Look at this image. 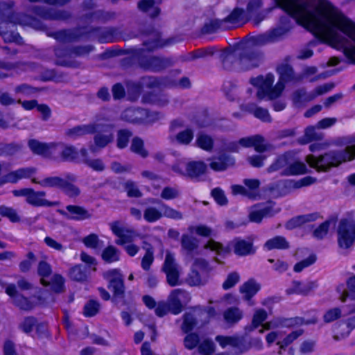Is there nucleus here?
<instances>
[{
  "label": "nucleus",
  "instance_id": "f257e3e1",
  "mask_svg": "<svg viewBox=\"0 0 355 355\" xmlns=\"http://www.w3.org/2000/svg\"><path fill=\"white\" fill-rule=\"evenodd\" d=\"M288 15L279 19V24L268 31L257 35L254 42L266 45L281 41L293 28L291 17L311 30L321 40L338 49L345 48L354 23L327 0H277Z\"/></svg>",
  "mask_w": 355,
  "mask_h": 355
},
{
  "label": "nucleus",
  "instance_id": "f03ea898",
  "mask_svg": "<svg viewBox=\"0 0 355 355\" xmlns=\"http://www.w3.org/2000/svg\"><path fill=\"white\" fill-rule=\"evenodd\" d=\"M169 43V42H164L162 40L159 32L153 31L149 34L148 38L143 41V45L145 46V49L139 50V63L141 67L146 70L158 72L173 66L175 62V59L173 58L151 55L146 57L144 55L146 50L153 51L157 48L162 47Z\"/></svg>",
  "mask_w": 355,
  "mask_h": 355
},
{
  "label": "nucleus",
  "instance_id": "7ed1b4c3",
  "mask_svg": "<svg viewBox=\"0 0 355 355\" xmlns=\"http://www.w3.org/2000/svg\"><path fill=\"white\" fill-rule=\"evenodd\" d=\"M355 157V144L347 146L343 150H331L319 157L313 155L306 156L309 165L318 171H327L338 166L342 162L350 161Z\"/></svg>",
  "mask_w": 355,
  "mask_h": 355
},
{
  "label": "nucleus",
  "instance_id": "20e7f679",
  "mask_svg": "<svg viewBox=\"0 0 355 355\" xmlns=\"http://www.w3.org/2000/svg\"><path fill=\"white\" fill-rule=\"evenodd\" d=\"M13 3H0V25L10 24H19L23 26H30L36 30L45 28L42 22L26 14H16L13 10Z\"/></svg>",
  "mask_w": 355,
  "mask_h": 355
},
{
  "label": "nucleus",
  "instance_id": "39448f33",
  "mask_svg": "<svg viewBox=\"0 0 355 355\" xmlns=\"http://www.w3.org/2000/svg\"><path fill=\"white\" fill-rule=\"evenodd\" d=\"M92 45H77L70 47H57L55 49L56 64L60 66L77 68L80 63L75 58L88 55L94 50Z\"/></svg>",
  "mask_w": 355,
  "mask_h": 355
},
{
  "label": "nucleus",
  "instance_id": "423d86ee",
  "mask_svg": "<svg viewBox=\"0 0 355 355\" xmlns=\"http://www.w3.org/2000/svg\"><path fill=\"white\" fill-rule=\"evenodd\" d=\"M275 76L272 73H268L266 76H259L256 78H252L250 83L258 87L257 96L259 100L267 98L273 100L279 97L285 88V85L281 82H277L275 86Z\"/></svg>",
  "mask_w": 355,
  "mask_h": 355
},
{
  "label": "nucleus",
  "instance_id": "0eeeda50",
  "mask_svg": "<svg viewBox=\"0 0 355 355\" xmlns=\"http://www.w3.org/2000/svg\"><path fill=\"white\" fill-rule=\"evenodd\" d=\"M205 248L215 252L218 256L220 257H225L226 254H228L232 249L238 256H246L254 254L255 252L252 242L239 238H236L230 241L226 247L211 239L205 245Z\"/></svg>",
  "mask_w": 355,
  "mask_h": 355
},
{
  "label": "nucleus",
  "instance_id": "6e6552de",
  "mask_svg": "<svg viewBox=\"0 0 355 355\" xmlns=\"http://www.w3.org/2000/svg\"><path fill=\"white\" fill-rule=\"evenodd\" d=\"M211 268L209 263L204 259L198 258L194 260L191 270L188 275L187 282L191 286H200L206 284L209 279Z\"/></svg>",
  "mask_w": 355,
  "mask_h": 355
},
{
  "label": "nucleus",
  "instance_id": "1a4fd4ad",
  "mask_svg": "<svg viewBox=\"0 0 355 355\" xmlns=\"http://www.w3.org/2000/svg\"><path fill=\"white\" fill-rule=\"evenodd\" d=\"M337 233L339 246L345 249L351 247L355 241V220L347 218L340 220Z\"/></svg>",
  "mask_w": 355,
  "mask_h": 355
},
{
  "label": "nucleus",
  "instance_id": "9d476101",
  "mask_svg": "<svg viewBox=\"0 0 355 355\" xmlns=\"http://www.w3.org/2000/svg\"><path fill=\"white\" fill-rule=\"evenodd\" d=\"M103 277L108 281V288L113 292L114 297L123 298L125 293V285L120 270H109L103 273Z\"/></svg>",
  "mask_w": 355,
  "mask_h": 355
},
{
  "label": "nucleus",
  "instance_id": "9b49d317",
  "mask_svg": "<svg viewBox=\"0 0 355 355\" xmlns=\"http://www.w3.org/2000/svg\"><path fill=\"white\" fill-rule=\"evenodd\" d=\"M262 59L263 54L259 51L246 49L239 55V69L242 71H247L257 67Z\"/></svg>",
  "mask_w": 355,
  "mask_h": 355
},
{
  "label": "nucleus",
  "instance_id": "f8f14e48",
  "mask_svg": "<svg viewBox=\"0 0 355 355\" xmlns=\"http://www.w3.org/2000/svg\"><path fill=\"white\" fill-rule=\"evenodd\" d=\"M86 30L87 28H85L61 30L55 32H51L49 33L48 35L53 37L60 42L70 43L77 42L91 33L90 31Z\"/></svg>",
  "mask_w": 355,
  "mask_h": 355
},
{
  "label": "nucleus",
  "instance_id": "ddd939ff",
  "mask_svg": "<svg viewBox=\"0 0 355 355\" xmlns=\"http://www.w3.org/2000/svg\"><path fill=\"white\" fill-rule=\"evenodd\" d=\"M191 300L189 293L182 289L173 290L168 297V305L170 312L174 315L180 313L183 310L182 302L187 303Z\"/></svg>",
  "mask_w": 355,
  "mask_h": 355
},
{
  "label": "nucleus",
  "instance_id": "4468645a",
  "mask_svg": "<svg viewBox=\"0 0 355 355\" xmlns=\"http://www.w3.org/2000/svg\"><path fill=\"white\" fill-rule=\"evenodd\" d=\"M162 270L166 275L167 283L171 286H175L180 284L179 267L177 263L175 262V259L173 254H172L170 252H168L166 255Z\"/></svg>",
  "mask_w": 355,
  "mask_h": 355
},
{
  "label": "nucleus",
  "instance_id": "2eb2a0df",
  "mask_svg": "<svg viewBox=\"0 0 355 355\" xmlns=\"http://www.w3.org/2000/svg\"><path fill=\"white\" fill-rule=\"evenodd\" d=\"M110 227L113 234L119 238L115 241L117 245H123L125 243H132L136 236V233L132 229L122 227L119 220L110 223Z\"/></svg>",
  "mask_w": 355,
  "mask_h": 355
},
{
  "label": "nucleus",
  "instance_id": "dca6fc26",
  "mask_svg": "<svg viewBox=\"0 0 355 355\" xmlns=\"http://www.w3.org/2000/svg\"><path fill=\"white\" fill-rule=\"evenodd\" d=\"M33 11L37 16L46 20H64L70 17L67 11L43 6H35Z\"/></svg>",
  "mask_w": 355,
  "mask_h": 355
},
{
  "label": "nucleus",
  "instance_id": "f3484780",
  "mask_svg": "<svg viewBox=\"0 0 355 355\" xmlns=\"http://www.w3.org/2000/svg\"><path fill=\"white\" fill-rule=\"evenodd\" d=\"M60 214L65 218L73 220H84L92 217V214L83 207L67 205L66 210H60Z\"/></svg>",
  "mask_w": 355,
  "mask_h": 355
},
{
  "label": "nucleus",
  "instance_id": "a211bd4d",
  "mask_svg": "<svg viewBox=\"0 0 355 355\" xmlns=\"http://www.w3.org/2000/svg\"><path fill=\"white\" fill-rule=\"evenodd\" d=\"M99 129V125L94 123L77 125L64 131V136L71 140H76L88 134L94 133Z\"/></svg>",
  "mask_w": 355,
  "mask_h": 355
},
{
  "label": "nucleus",
  "instance_id": "6ab92c4d",
  "mask_svg": "<svg viewBox=\"0 0 355 355\" xmlns=\"http://www.w3.org/2000/svg\"><path fill=\"white\" fill-rule=\"evenodd\" d=\"M277 72L279 76L278 82H281L284 85L288 82H298L302 79L300 76L295 73L292 66L288 64L287 60L277 65Z\"/></svg>",
  "mask_w": 355,
  "mask_h": 355
},
{
  "label": "nucleus",
  "instance_id": "aec40b11",
  "mask_svg": "<svg viewBox=\"0 0 355 355\" xmlns=\"http://www.w3.org/2000/svg\"><path fill=\"white\" fill-rule=\"evenodd\" d=\"M209 167L214 171L220 172L227 170L235 165V158L230 155L222 154L209 159Z\"/></svg>",
  "mask_w": 355,
  "mask_h": 355
},
{
  "label": "nucleus",
  "instance_id": "412c9836",
  "mask_svg": "<svg viewBox=\"0 0 355 355\" xmlns=\"http://www.w3.org/2000/svg\"><path fill=\"white\" fill-rule=\"evenodd\" d=\"M36 173L34 167L20 168L16 171H11L1 178V183H17L21 179L31 178Z\"/></svg>",
  "mask_w": 355,
  "mask_h": 355
},
{
  "label": "nucleus",
  "instance_id": "4be33fe9",
  "mask_svg": "<svg viewBox=\"0 0 355 355\" xmlns=\"http://www.w3.org/2000/svg\"><path fill=\"white\" fill-rule=\"evenodd\" d=\"M28 146L33 153L45 157H54L55 142L42 143L36 139H31L28 141Z\"/></svg>",
  "mask_w": 355,
  "mask_h": 355
},
{
  "label": "nucleus",
  "instance_id": "5701e85b",
  "mask_svg": "<svg viewBox=\"0 0 355 355\" xmlns=\"http://www.w3.org/2000/svg\"><path fill=\"white\" fill-rule=\"evenodd\" d=\"M55 145L56 146L54 147V156L60 153L62 160L69 162L74 161L78 158V152L73 146L62 142L55 143Z\"/></svg>",
  "mask_w": 355,
  "mask_h": 355
},
{
  "label": "nucleus",
  "instance_id": "b1692460",
  "mask_svg": "<svg viewBox=\"0 0 355 355\" xmlns=\"http://www.w3.org/2000/svg\"><path fill=\"white\" fill-rule=\"evenodd\" d=\"M207 166L202 161H191L186 163L185 177L198 180L205 173Z\"/></svg>",
  "mask_w": 355,
  "mask_h": 355
},
{
  "label": "nucleus",
  "instance_id": "393cba45",
  "mask_svg": "<svg viewBox=\"0 0 355 355\" xmlns=\"http://www.w3.org/2000/svg\"><path fill=\"white\" fill-rule=\"evenodd\" d=\"M46 192L44 191H36L31 189L26 202L33 207H53L56 205L55 202H51L44 198Z\"/></svg>",
  "mask_w": 355,
  "mask_h": 355
},
{
  "label": "nucleus",
  "instance_id": "a878e982",
  "mask_svg": "<svg viewBox=\"0 0 355 355\" xmlns=\"http://www.w3.org/2000/svg\"><path fill=\"white\" fill-rule=\"evenodd\" d=\"M17 24H10L8 25H0V36L6 43L15 42L17 44H22L23 39L15 31V25Z\"/></svg>",
  "mask_w": 355,
  "mask_h": 355
},
{
  "label": "nucleus",
  "instance_id": "bb28decb",
  "mask_svg": "<svg viewBox=\"0 0 355 355\" xmlns=\"http://www.w3.org/2000/svg\"><path fill=\"white\" fill-rule=\"evenodd\" d=\"M315 282L303 283L299 281H293L291 286L286 290L288 294L308 295L311 291L317 288Z\"/></svg>",
  "mask_w": 355,
  "mask_h": 355
},
{
  "label": "nucleus",
  "instance_id": "cd10ccee",
  "mask_svg": "<svg viewBox=\"0 0 355 355\" xmlns=\"http://www.w3.org/2000/svg\"><path fill=\"white\" fill-rule=\"evenodd\" d=\"M146 114V109L128 108L122 112L121 119L132 123H143Z\"/></svg>",
  "mask_w": 355,
  "mask_h": 355
},
{
  "label": "nucleus",
  "instance_id": "c85d7f7f",
  "mask_svg": "<svg viewBox=\"0 0 355 355\" xmlns=\"http://www.w3.org/2000/svg\"><path fill=\"white\" fill-rule=\"evenodd\" d=\"M200 311L197 309L193 310L191 312L184 313L182 325V331L185 333L191 331L196 325L200 324Z\"/></svg>",
  "mask_w": 355,
  "mask_h": 355
},
{
  "label": "nucleus",
  "instance_id": "c756f323",
  "mask_svg": "<svg viewBox=\"0 0 355 355\" xmlns=\"http://www.w3.org/2000/svg\"><path fill=\"white\" fill-rule=\"evenodd\" d=\"M112 126L106 125L103 132H98L95 135L94 141L96 147L103 148L112 142L114 135L112 132Z\"/></svg>",
  "mask_w": 355,
  "mask_h": 355
},
{
  "label": "nucleus",
  "instance_id": "7c9ffc66",
  "mask_svg": "<svg viewBox=\"0 0 355 355\" xmlns=\"http://www.w3.org/2000/svg\"><path fill=\"white\" fill-rule=\"evenodd\" d=\"M76 177L72 173L65 175L60 189L69 197L74 198L80 193V189L70 182H75Z\"/></svg>",
  "mask_w": 355,
  "mask_h": 355
},
{
  "label": "nucleus",
  "instance_id": "2f4dec72",
  "mask_svg": "<svg viewBox=\"0 0 355 355\" xmlns=\"http://www.w3.org/2000/svg\"><path fill=\"white\" fill-rule=\"evenodd\" d=\"M306 172L305 164L299 161L292 162V155L289 158V164L282 171V175L286 176L297 175Z\"/></svg>",
  "mask_w": 355,
  "mask_h": 355
},
{
  "label": "nucleus",
  "instance_id": "473e14b6",
  "mask_svg": "<svg viewBox=\"0 0 355 355\" xmlns=\"http://www.w3.org/2000/svg\"><path fill=\"white\" fill-rule=\"evenodd\" d=\"M273 327L275 329L277 328H291L295 326L301 325L304 323V320L300 317L295 318H283V317H277L272 319Z\"/></svg>",
  "mask_w": 355,
  "mask_h": 355
},
{
  "label": "nucleus",
  "instance_id": "72a5a7b5",
  "mask_svg": "<svg viewBox=\"0 0 355 355\" xmlns=\"http://www.w3.org/2000/svg\"><path fill=\"white\" fill-rule=\"evenodd\" d=\"M141 101L144 103L155 105L159 107L166 106L168 103L167 96L164 94L146 93L143 95Z\"/></svg>",
  "mask_w": 355,
  "mask_h": 355
},
{
  "label": "nucleus",
  "instance_id": "f704fd0d",
  "mask_svg": "<svg viewBox=\"0 0 355 355\" xmlns=\"http://www.w3.org/2000/svg\"><path fill=\"white\" fill-rule=\"evenodd\" d=\"M17 53V49H11L8 46H0V68L10 70L15 67V64L4 61V60L12 58Z\"/></svg>",
  "mask_w": 355,
  "mask_h": 355
},
{
  "label": "nucleus",
  "instance_id": "c9c22d12",
  "mask_svg": "<svg viewBox=\"0 0 355 355\" xmlns=\"http://www.w3.org/2000/svg\"><path fill=\"white\" fill-rule=\"evenodd\" d=\"M259 289V284L253 279L248 280L240 286V292L243 295V298L248 301H250Z\"/></svg>",
  "mask_w": 355,
  "mask_h": 355
},
{
  "label": "nucleus",
  "instance_id": "e433bc0d",
  "mask_svg": "<svg viewBox=\"0 0 355 355\" xmlns=\"http://www.w3.org/2000/svg\"><path fill=\"white\" fill-rule=\"evenodd\" d=\"M40 91V88L35 87L27 83L17 85L14 88V92L16 96L26 98L33 97Z\"/></svg>",
  "mask_w": 355,
  "mask_h": 355
},
{
  "label": "nucleus",
  "instance_id": "4c0bfd02",
  "mask_svg": "<svg viewBox=\"0 0 355 355\" xmlns=\"http://www.w3.org/2000/svg\"><path fill=\"white\" fill-rule=\"evenodd\" d=\"M318 217L317 214H309L306 215H301L293 218L286 223V226L287 229L292 230L300 227L306 223L314 221Z\"/></svg>",
  "mask_w": 355,
  "mask_h": 355
},
{
  "label": "nucleus",
  "instance_id": "58836bf2",
  "mask_svg": "<svg viewBox=\"0 0 355 355\" xmlns=\"http://www.w3.org/2000/svg\"><path fill=\"white\" fill-rule=\"evenodd\" d=\"M264 248L267 250H272L275 249L285 250L289 248V243L284 236H276L270 239H268L265 243Z\"/></svg>",
  "mask_w": 355,
  "mask_h": 355
},
{
  "label": "nucleus",
  "instance_id": "ea45409f",
  "mask_svg": "<svg viewBox=\"0 0 355 355\" xmlns=\"http://www.w3.org/2000/svg\"><path fill=\"white\" fill-rule=\"evenodd\" d=\"M230 29L229 24H225L223 19H210L205 24L202 32L206 34H211L219 30Z\"/></svg>",
  "mask_w": 355,
  "mask_h": 355
},
{
  "label": "nucleus",
  "instance_id": "a19ab883",
  "mask_svg": "<svg viewBox=\"0 0 355 355\" xmlns=\"http://www.w3.org/2000/svg\"><path fill=\"white\" fill-rule=\"evenodd\" d=\"M271 207L264 206L261 208H254L249 214L250 221L260 223L263 218L273 216Z\"/></svg>",
  "mask_w": 355,
  "mask_h": 355
},
{
  "label": "nucleus",
  "instance_id": "79ce46f5",
  "mask_svg": "<svg viewBox=\"0 0 355 355\" xmlns=\"http://www.w3.org/2000/svg\"><path fill=\"white\" fill-rule=\"evenodd\" d=\"M243 10L240 8H235L233 11L223 20L225 24H229L230 28H234L243 24Z\"/></svg>",
  "mask_w": 355,
  "mask_h": 355
},
{
  "label": "nucleus",
  "instance_id": "37998d69",
  "mask_svg": "<svg viewBox=\"0 0 355 355\" xmlns=\"http://www.w3.org/2000/svg\"><path fill=\"white\" fill-rule=\"evenodd\" d=\"M290 153H286L278 156L276 159L267 168V172L270 173L285 168L289 164Z\"/></svg>",
  "mask_w": 355,
  "mask_h": 355
},
{
  "label": "nucleus",
  "instance_id": "c03bdc74",
  "mask_svg": "<svg viewBox=\"0 0 355 355\" xmlns=\"http://www.w3.org/2000/svg\"><path fill=\"white\" fill-rule=\"evenodd\" d=\"M149 201L153 203H159L161 205L163 217L164 216L174 220H181L183 218V215L180 211L169 207L166 204L161 202L159 200L154 198L150 200Z\"/></svg>",
  "mask_w": 355,
  "mask_h": 355
},
{
  "label": "nucleus",
  "instance_id": "a18cd8bd",
  "mask_svg": "<svg viewBox=\"0 0 355 355\" xmlns=\"http://www.w3.org/2000/svg\"><path fill=\"white\" fill-rule=\"evenodd\" d=\"M138 8L145 12H148L151 17L159 15L160 10L155 6L154 0H141L138 2Z\"/></svg>",
  "mask_w": 355,
  "mask_h": 355
},
{
  "label": "nucleus",
  "instance_id": "49530a36",
  "mask_svg": "<svg viewBox=\"0 0 355 355\" xmlns=\"http://www.w3.org/2000/svg\"><path fill=\"white\" fill-rule=\"evenodd\" d=\"M64 178L58 176L45 178L42 180H37V178H32L33 183L38 184L42 187H61Z\"/></svg>",
  "mask_w": 355,
  "mask_h": 355
},
{
  "label": "nucleus",
  "instance_id": "de8ad7c7",
  "mask_svg": "<svg viewBox=\"0 0 355 355\" xmlns=\"http://www.w3.org/2000/svg\"><path fill=\"white\" fill-rule=\"evenodd\" d=\"M314 99V96L311 93H306L304 89H299L295 91L292 95V101L296 106L302 103L311 101Z\"/></svg>",
  "mask_w": 355,
  "mask_h": 355
},
{
  "label": "nucleus",
  "instance_id": "09e8293b",
  "mask_svg": "<svg viewBox=\"0 0 355 355\" xmlns=\"http://www.w3.org/2000/svg\"><path fill=\"white\" fill-rule=\"evenodd\" d=\"M37 321L35 317L28 316L26 317L23 321L19 324V329L26 334H30L33 329L36 327L37 331H39L40 327L44 326L42 324H37Z\"/></svg>",
  "mask_w": 355,
  "mask_h": 355
},
{
  "label": "nucleus",
  "instance_id": "8fccbe9b",
  "mask_svg": "<svg viewBox=\"0 0 355 355\" xmlns=\"http://www.w3.org/2000/svg\"><path fill=\"white\" fill-rule=\"evenodd\" d=\"M144 249L146 250V253L141 259V266L144 270H149L150 266L154 261V251L153 247L144 242Z\"/></svg>",
  "mask_w": 355,
  "mask_h": 355
},
{
  "label": "nucleus",
  "instance_id": "3c124183",
  "mask_svg": "<svg viewBox=\"0 0 355 355\" xmlns=\"http://www.w3.org/2000/svg\"><path fill=\"white\" fill-rule=\"evenodd\" d=\"M143 217L146 222L152 223L160 220L163 215L162 212L157 208L148 206L144 209Z\"/></svg>",
  "mask_w": 355,
  "mask_h": 355
},
{
  "label": "nucleus",
  "instance_id": "603ef678",
  "mask_svg": "<svg viewBox=\"0 0 355 355\" xmlns=\"http://www.w3.org/2000/svg\"><path fill=\"white\" fill-rule=\"evenodd\" d=\"M102 259L108 263L118 261L120 259V252L115 247L110 245L103 250Z\"/></svg>",
  "mask_w": 355,
  "mask_h": 355
},
{
  "label": "nucleus",
  "instance_id": "864d4df0",
  "mask_svg": "<svg viewBox=\"0 0 355 355\" xmlns=\"http://www.w3.org/2000/svg\"><path fill=\"white\" fill-rule=\"evenodd\" d=\"M194 137L193 130L191 128H186L179 131L174 137V140L182 145H189Z\"/></svg>",
  "mask_w": 355,
  "mask_h": 355
},
{
  "label": "nucleus",
  "instance_id": "5fc2aeb1",
  "mask_svg": "<svg viewBox=\"0 0 355 355\" xmlns=\"http://www.w3.org/2000/svg\"><path fill=\"white\" fill-rule=\"evenodd\" d=\"M196 143L198 147L207 152L211 151L214 147L213 139L202 133L198 135Z\"/></svg>",
  "mask_w": 355,
  "mask_h": 355
},
{
  "label": "nucleus",
  "instance_id": "6e6d98bb",
  "mask_svg": "<svg viewBox=\"0 0 355 355\" xmlns=\"http://www.w3.org/2000/svg\"><path fill=\"white\" fill-rule=\"evenodd\" d=\"M198 240L188 234H183L181 239V245L182 248L187 251L188 252H191L198 247Z\"/></svg>",
  "mask_w": 355,
  "mask_h": 355
},
{
  "label": "nucleus",
  "instance_id": "4d7b16f0",
  "mask_svg": "<svg viewBox=\"0 0 355 355\" xmlns=\"http://www.w3.org/2000/svg\"><path fill=\"white\" fill-rule=\"evenodd\" d=\"M37 272L41 277V284L44 286H48L49 282L46 279V278L48 277L51 273V266L46 261H40L38 264Z\"/></svg>",
  "mask_w": 355,
  "mask_h": 355
},
{
  "label": "nucleus",
  "instance_id": "13d9d810",
  "mask_svg": "<svg viewBox=\"0 0 355 355\" xmlns=\"http://www.w3.org/2000/svg\"><path fill=\"white\" fill-rule=\"evenodd\" d=\"M345 56L351 60L352 62H355V24H353L349 39L348 41V45L345 48Z\"/></svg>",
  "mask_w": 355,
  "mask_h": 355
},
{
  "label": "nucleus",
  "instance_id": "bf43d9fd",
  "mask_svg": "<svg viewBox=\"0 0 355 355\" xmlns=\"http://www.w3.org/2000/svg\"><path fill=\"white\" fill-rule=\"evenodd\" d=\"M268 313L262 309H257L254 313L252 324L250 327V331H252L261 325L263 322L267 319Z\"/></svg>",
  "mask_w": 355,
  "mask_h": 355
},
{
  "label": "nucleus",
  "instance_id": "052dcab7",
  "mask_svg": "<svg viewBox=\"0 0 355 355\" xmlns=\"http://www.w3.org/2000/svg\"><path fill=\"white\" fill-rule=\"evenodd\" d=\"M224 319L228 323H236L242 318V312L236 307H231L223 313Z\"/></svg>",
  "mask_w": 355,
  "mask_h": 355
},
{
  "label": "nucleus",
  "instance_id": "680f3d73",
  "mask_svg": "<svg viewBox=\"0 0 355 355\" xmlns=\"http://www.w3.org/2000/svg\"><path fill=\"white\" fill-rule=\"evenodd\" d=\"M130 150L142 157H146L148 155V151L144 148L143 140L139 137L132 139Z\"/></svg>",
  "mask_w": 355,
  "mask_h": 355
},
{
  "label": "nucleus",
  "instance_id": "e2e57ef3",
  "mask_svg": "<svg viewBox=\"0 0 355 355\" xmlns=\"http://www.w3.org/2000/svg\"><path fill=\"white\" fill-rule=\"evenodd\" d=\"M323 139V134L316 131L314 126H309L305 129L304 140V143H309L313 141H320Z\"/></svg>",
  "mask_w": 355,
  "mask_h": 355
},
{
  "label": "nucleus",
  "instance_id": "0e129e2a",
  "mask_svg": "<svg viewBox=\"0 0 355 355\" xmlns=\"http://www.w3.org/2000/svg\"><path fill=\"white\" fill-rule=\"evenodd\" d=\"M0 216L8 218L12 223H18L20 221V216L12 207H6L5 205L0 206Z\"/></svg>",
  "mask_w": 355,
  "mask_h": 355
},
{
  "label": "nucleus",
  "instance_id": "69168bd1",
  "mask_svg": "<svg viewBox=\"0 0 355 355\" xmlns=\"http://www.w3.org/2000/svg\"><path fill=\"white\" fill-rule=\"evenodd\" d=\"M132 133L126 129H122L118 131L116 138V146L119 148H124L128 146L130 138Z\"/></svg>",
  "mask_w": 355,
  "mask_h": 355
},
{
  "label": "nucleus",
  "instance_id": "338daca9",
  "mask_svg": "<svg viewBox=\"0 0 355 355\" xmlns=\"http://www.w3.org/2000/svg\"><path fill=\"white\" fill-rule=\"evenodd\" d=\"M70 277L77 282H83L87 279L86 268L78 265L70 270Z\"/></svg>",
  "mask_w": 355,
  "mask_h": 355
},
{
  "label": "nucleus",
  "instance_id": "774afa93",
  "mask_svg": "<svg viewBox=\"0 0 355 355\" xmlns=\"http://www.w3.org/2000/svg\"><path fill=\"white\" fill-rule=\"evenodd\" d=\"M216 350V346L214 342L210 339H205L198 346V351L203 355H211Z\"/></svg>",
  "mask_w": 355,
  "mask_h": 355
}]
</instances>
